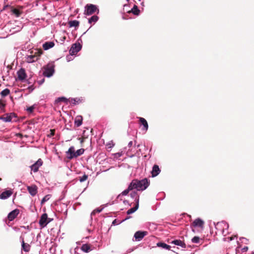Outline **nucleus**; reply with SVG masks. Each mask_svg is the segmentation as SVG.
Segmentation results:
<instances>
[{"instance_id": "f257e3e1", "label": "nucleus", "mask_w": 254, "mask_h": 254, "mask_svg": "<svg viewBox=\"0 0 254 254\" xmlns=\"http://www.w3.org/2000/svg\"><path fill=\"white\" fill-rule=\"evenodd\" d=\"M133 190L138 191H142L147 189L149 183L147 179H143L141 180H133L130 183Z\"/></svg>"}, {"instance_id": "f03ea898", "label": "nucleus", "mask_w": 254, "mask_h": 254, "mask_svg": "<svg viewBox=\"0 0 254 254\" xmlns=\"http://www.w3.org/2000/svg\"><path fill=\"white\" fill-rule=\"evenodd\" d=\"M43 75L47 77H50L55 72V64L54 63H50L47 64L44 67Z\"/></svg>"}, {"instance_id": "7ed1b4c3", "label": "nucleus", "mask_w": 254, "mask_h": 254, "mask_svg": "<svg viewBox=\"0 0 254 254\" xmlns=\"http://www.w3.org/2000/svg\"><path fill=\"white\" fill-rule=\"evenodd\" d=\"M229 227V225L225 221L217 222L215 225V228L218 232H221L223 235H225V229L227 230Z\"/></svg>"}, {"instance_id": "20e7f679", "label": "nucleus", "mask_w": 254, "mask_h": 254, "mask_svg": "<svg viewBox=\"0 0 254 254\" xmlns=\"http://www.w3.org/2000/svg\"><path fill=\"white\" fill-rule=\"evenodd\" d=\"M85 13L88 15L92 14L96 11H97V13L99 12V10L98 9L97 6L96 5L92 4H87L85 6Z\"/></svg>"}, {"instance_id": "39448f33", "label": "nucleus", "mask_w": 254, "mask_h": 254, "mask_svg": "<svg viewBox=\"0 0 254 254\" xmlns=\"http://www.w3.org/2000/svg\"><path fill=\"white\" fill-rule=\"evenodd\" d=\"M79 39L78 40L77 42L72 45L70 50L69 53L71 56L76 54L82 48V45L78 42Z\"/></svg>"}, {"instance_id": "423d86ee", "label": "nucleus", "mask_w": 254, "mask_h": 254, "mask_svg": "<svg viewBox=\"0 0 254 254\" xmlns=\"http://www.w3.org/2000/svg\"><path fill=\"white\" fill-rule=\"evenodd\" d=\"M50 222L51 220L48 218V215L46 213H44L41 215L39 223L41 227H44Z\"/></svg>"}, {"instance_id": "0eeeda50", "label": "nucleus", "mask_w": 254, "mask_h": 254, "mask_svg": "<svg viewBox=\"0 0 254 254\" xmlns=\"http://www.w3.org/2000/svg\"><path fill=\"white\" fill-rule=\"evenodd\" d=\"M16 117L14 113L9 114H5L3 116H0V120H2L4 122H11L13 118Z\"/></svg>"}, {"instance_id": "6e6552de", "label": "nucleus", "mask_w": 254, "mask_h": 254, "mask_svg": "<svg viewBox=\"0 0 254 254\" xmlns=\"http://www.w3.org/2000/svg\"><path fill=\"white\" fill-rule=\"evenodd\" d=\"M75 151L74 146H70L68 150L65 152L67 158L69 160H71L74 158H76Z\"/></svg>"}, {"instance_id": "1a4fd4ad", "label": "nucleus", "mask_w": 254, "mask_h": 254, "mask_svg": "<svg viewBox=\"0 0 254 254\" xmlns=\"http://www.w3.org/2000/svg\"><path fill=\"white\" fill-rule=\"evenodd\" d=\"M147 234L146 231H138L134 235V238L137 241H141Z\"/></svg>"}, {"instance_id": "9d476101", "label": "nucleus", "mask_w": 254, "mask_h": 254, "mask_svg": "<svg viewBox=\"0 0 254 254\" xmlns=\"http://www.w3.org/2000/svg\"><path fill=\"white\" fill-rule=\"evenodd\" d=\"M43 161L41 159H39L34 164L30 166L31 169L34 172H37L40 166L42 165Z\"/></svg>"}, {"instance_id": "9b49d317", "label": "nucleus", "mask_w": 254, "mask_h": 254, "mask_svg": "<svg viewBox=\"0 0 254 254\" xmlns=\"http://www.w3.org/2000/svg\"><path fill=\"white\" fill-rule=\"evenodd\" d=\"M17 75L18 79L21 81L24 80L27 76L25 70L23 68H21L17 71Z\"/></svg>"}, {"instance_id": "f8f14e48", "label": "nucleus", "mask_w": 254, "mask_h": 254, "mask_svg": "<svg viewBox=\"0 0 254 254\" xmlns=\"http://www.w3.org/2000/svg\"><path fill=\"white\" fill-rule=\"evenodd\" d=\"M138 118L139 119L141 125L143 126V127L141 128V130L145 131L146 132L148 129V125L147 122L143 118L138 117Z\"/></svg>"}, {"instance_id": "ddd939ff", "label": "nucleus", "mask_w": 254, "mask_h": 254, "mask_svg": "<svg viewBox=\"0 0 254 254\" xmlns=\"http://www.w3.org/2000/svg\"><path fill=\"white\" fill-rule=\"evenodd\" d=\"M19 213V210L17 209L12 210L8 214L7 218L8 220L9 221H12L17 217Z\"/></svg>"}, {"instance_id": "4468645a", "label": "nucleus", "mask_w": 254, "mask_h": 254, "mask_svg": "<svg viewBox=\"0 0 254 254\" xmlns=\"http://www.w3.org/2000/svg\"><path fill=\"white\" fill-rule=\"evenodd\" d=\"M27 190L29 193L33 196H35L37 193V187L36 185L27 186Z\"/></svg>"}, {"instance_id": "2eb2a0df", "label": "nucleus", "mask_w": 254, "mask_h": 254, "mask_svg": "<svg viewBox=\"0 0 254 254\" xmlns=\"http://www.w3.org/2000/svg\"><path fill=\"white\" fill-rule=\"evenodd\" d=\"M161 170L157 165H154L152 167L151 171V175L153 177H155L158 176L160 173Z\"/></svg>"}, {"instance_id": "dca6fc26", "label": "nucleus", "mask_w": 254, "mask_h": 254, "mask_svg": "<svg viewBox=\"0 0 254 254\" xmlns=\"http://www.w3.org/2000/svg\"><path fill=\"white\" fill-rule=\"evenodd\" d=\"M171 244L175 245L181 247L182 248L185 249L186 248V244L180 240H175L171 242Z\"/></svg>"}, {"instance_id": "f3484780", "label": "nucleus", "mask_w": 254, "mask_h": 254, "mask_svg": "<svg viewBox=\"0 0 254 254\" xmlns=\"http://www.w3.org/2000/svg\"><path fill=\"white\" fill-rule=\"evenodd\" d=\"M204 224V222L200 219H196L192 223V226L193 227H197L202 228Z\"/></svg>"}, {"instance_id": "a211bd4d", "label": "nucleus", "mask_w": 254, "mask_h": 254, "mask_svg": "<svg viewBox=\"0 0 254 254\" xmlns=\"http://www.w3.org/2000/svg\"><path fill=\"white\" fill-rule=\"evenodd\" d=\"M12 194V192L11 190H6L2 192L0 194V199H5L8 197H9Z\"/></svg>"}, {"instance_id": "6ab92c4d", "label": "nucleus", "mask_w": 254, "mask_h": 254, "mask_svg": "<svg viewBox=\"0 0 254 254\" xmlns=\"http://www.w3.org/2000/svg\"><path fill=\"white\" fill-rule=\"evenodd\" d=\"M38 57L36 55H29L26 57V61L27 63H32L38 60Z\"/></svg>"}, {"instance_id": "aec40b11", "label": "nucleus", "mask_w": 254, "mask_h": 254, "mask_svg": "<svg viewBox=\"0 0 254 254\" xmlns=\"http://www.w3.org/2000/svg\"><path fill=\"white\" fill-rule=\"evenodd\" d=\"M128 13H132L135 15H139L140 13V10L136 5H134L131 10L127 11Z\"/></svg>"}, {"instance_id": "412c9836", "label": "nucleus", "mask_w": 254, "mask_h": 254, "mask_svg": "<svg viewBox=\"0 0 254 254\" xmlns=\"http://www.w3.org/2000/svg\"><path fill=\"white\" fill-rule=\"evenodd\" d=\"M55 45L53 42H46L43 45V48L45 50H48L50 48H53Z\"/></svg>"}, {"instance_id": "4be33fe9", "label": "nucleus", "mask_w": 254, "mask_h": 254, "mask_svg": "<svg viewBox=\"0 0 254 254\" xmlns=\"http://www.w3.org/2000/svg\"><path fill=\"white\" fill-rule=\"evenodd\" d=\"M82 117L81 116H77L74 120V125L76 127H80L82 123Z\"/></svg>"}, {"instance_id": "5701e85b", "label": "nucleus", "mask_w": 254, "mask_h": 254, "mask_svg": "<svg viewBox=\"0 0 254 254\" xmlns=\"http://www.w3.org/2000/svg\"><path fill=\"white\" fill-rule=\"evenodd\" d=\"M130 195L131 198L134 199L136 203H137V202L139 203V195H138L136 191L133 190H131Z\"/></svg>"}, {"instance_id": "b1692460", "label": "nucleus", "mask_w": 254, "mask_h": 254, "mask_svg": "<svg viewBox=\"0 0 254 254\" xmlns=\"http://www.w3.org/2000/svg\"><path fill=\"white\" fill-rule=\"evenodd\" d=\"M21 246H22V249L24 251H25L26 252H28L30 251V248H31L30 245L29 244H27V243H24V240H23V239H22V240Z\"/></svg>"}, {"instance_id": "393cba45", "label": "nucleus", "mask_w": 254, "mask_h": 254, "mask_svg": "<svg viewBox=\"0 0 254 254\" xmlns=\"http://www.w3.org/2000/svg\"><path fill=\"white\" fill-rule=\"evenodd\" d=\"M81 250L83 252L88 253L92 250V249L89 244H85L82 245Z\"/></svg>"}, {"instance_id": "a878e982", "label": "nucleus", "mask_w": 254, "mask_h": 254, "mask_svg": "<svg viewBox=\"0 0 254 254\" xmlns=\"http://www.w3.org/2000/svg\"><path fill=\"white\" fill-rule=\"evenodd\" d=\"M82 101H83V99L82 98H76L69 99V102H71V103L74 105L78 104L79 103L82 102Z\"/></svg>"}, {"instance_id": "bb28decb", "label": "nucleus", "mask_w": 254, "mask_h": 254, "mask_svg": "<svg viewBox=\"0 0 254 254\" xmlns=\"http://www.w3.org/2000/svg\"><path fill=\"white\" fill-rule=\"evenodd\" d=\"M133 190L132 187L131 186V184H130L127 188V189L124 190L121 194H119L118 195V197H120L121 195H126L128 193V192L130 191H131Z\"/></svg>"}, {"instance_id": "cd10ccee", "label": "nucleus", "mask_w": 254, "mask_h": 254, "mask_svg": "<svg viewBox=\"0 0 254 254\" xmlns=\"http://www.w3.org/2000/svg\"><path fill=\"white\" fill-rule=\"evenodd\" d=\"M157 246L159 247H161L162 249H166L167 250H170L171 247L164 243L159 242L157 244Z\"/></svg>"}, {"instance_id": "c85d7f7f", "label": "nucleus", "mask_w": 254, "mask_h": 254, "mask_svg": "<svg viewBox=\"0 0 254 254\" xmlns=\"http://www.w3.org/2000/svg\"><path fill=\"white\" fill-rule=\"evenodd\" d=\"M138 206H139V203H138V202H137V203H136L134 207L129 209L127 211V214L129 215V214H131L134 213L135 211H136L138 209Z\"/></svg>"}, {"instance_id": "c756f323", "label": "nucleus", "mask_w": 254, "mask_h": 254, "mask_svg": "<svg viewBox=\"0 0 254 254\" xmlns=\"http://www.w3.org/2000/svg\"><path fill=\"white\" fill-rule=\"evenodd\" d=\"M99 19V17L97 15H93L88 19V23L90 24H95Z\"/></svg>"}, {"instance_id": "7c9ffc66", "label": "nucleus", "mask_w": 254, "mask_h": 254, "mask_svg": "<svg viewBox=\"0 0 254 254\" xmlns=\"http://www.w3.org/2000/svg\"><path fill=\"white\" fill-rule=\"evenodd\" d=\"M69 26V27H77L79 26V22L78 21L74 20H71L69 21L68 22Z\"/></svg>"}, {"instance_id": "2f4dec72", "label": "nucleus", "mask_w": 254, "mask_h": 254, "mask_svg": "<svg viewBox=\"0 0 254 254\" xmlns=\"http://www.w3.org/2000/svg\"><path fill=\"white\" fill-rule=\"evenodd\" d=\"M56 101L57 102H63L64 103L67 104L68 102H69V99H68L66 98L65 97H59L57 99Z\"/></svg>"}, {"instance_id": "473e14b6", "label": "nucleus", "mask_w": 254, "mask_h": 254, "mask_svg": "<svg viewBox=\"0 0 254 254\" xmlns=\"http://www.w3.org/2000/svg\"><path fill=\"white\" fill-rule=\"evenodd\" d=\"M9 93H10V90L6 88V89L3 90L1 92V95L2 97H5L7 95H8L9 94Z\"/></svg>"}, {"instance_id": "72a5a7b5", "label": "nucleus", "mask_w": 254, "mask_h": 254, "mask_svg": "<svg viewBox=\"0 0 254 254\" xmlns=\"http://www.w3.org/2000/svg\"><path fill=\"white\" fill-rule=\"evenodd\" d=\"M84 152V150L83 149H79L75 151L76 158L83 154Z\"/></svg>"}, {"instance_id": "f704fd0d", "label": "nucleus", "mask_w": 254, "mask_h": 254, "mask_svg": "<svg viewBox=\"0 0 254 254\" xmlns=\"http://www.w3.org/2000/svg\"><path fill=\"white\" fill-rule=\"evenodd\" d=\"M88 178V175L86 174H84L81 177H79L78 180L80 182H83L85 181Z\"/></svg>"}, {"instance_id": "c9c22d12", "label": "nucleus", "mask_w": 254, "mask_h": 254, "mask_svg": "<svg viewBox=\"0 0 254 254\" xmlns=\"http://www.w3.org/2000/svg\"><path fill=\"white\" fill-rule=\"evenodd\" d=\"M200 238L198 236H194L193 238L191 239V242L195 244H198L200 242Z\"/></svg>"}, {"instance_id": "e433bc0d", "label": "nucleus", "mask_w": 254, "mask_h": 254, "mask_svg": "<svg viewBox=\"0 0 254 254\" xmlns=\"http://www.w3.org/2000/svg\"><path fill=\"white\" fill-rule=\"evenodd\" d=\"M50 198V195L48 194L45 195L41 200V203L42 204H44L45 202L47 201Z\"/></svg>"}, {"instance_id": "4c0bfd02", "label": "nucleus", "mask_w": 254, "mask_h": 254, "mask_svg": "<svg viewBox=\"0 0 254 254\" xmlns=\"http://www.w3.org/2000/svg\"><path fill=\"white\" fill-rule=\"evenodd\" d=\"M103 210V208H96V209H95L94 211H93L91 214V217L95 215V214L96 213H100V212H101Z\"/></svg>"}, {"instance_id": "58836bf2", "label": "nucleus", "mask_w": 254, "mask_h": 254, "mask_svg": "<svg viewBox=\"0 0 254 254\" xmlns=\"http://www.w3.org/2000/svg\"><path fill=\"white\" fill-rule=\"evenodd\" d=\"M55 134V130L51 129L50 130V133L48 135V137H51L53 136Z\"/></svg>"}, {"instance_id": "ea45409f", "label": "nucleus", "mask_w": 254, "mask_h": 254, "mask_svg": "<svg viewBox=\"0 0 254 254\" xmlns=\"http://www.w3.org/2000/svg\"><path fill=\"white\" fill-rule=\"evenodd\" d=\"M13 13H14L15 14H16L17 15V16H18L19 15V12L18 11V10L16 9H14L13 10Z\"/></svg>"}, {"instance_id": "a19ab883", "label": "nucleus", "mask_w": 254, "mask_h": 254, "mask_svg": "<svg viewBox=\"0 0 254 254\" xmlns=\"http://www.w3.org/2000/svg\"><path fill=\"white\" fill-rule=\"evenodd\" d=\"M34 109V107H33V106H30V107H28V108H27V110L28 111H29V112H31H31H32L33 111Z\"/></svg>"}, {"instance_id": "79ce46f5", "label": "nucleus", "mask_w": 254, "mask_h": 254, "mask_svg": "<svg viewBox=\"0 0 254 254\" xmlns=\"http://www.w3.org/2000/svg\"><path fill=\"white\" fill-rule=\"evenodd\" d=\"M5 104L1 101H0V109H2L4 108Z\"/></svg>"}, {"instance_id": "37998d69", "label": "nucleus", "mask_w": 254, "mask_h": 254, "mask_svg": "<svg viewBox=\"0 0 254 254\" xmlns=\"http://www.w3.org/2000/svg\"><path fill=\"white\" fill-rule=\"evenodd\" d=\"M28 88L30 92H31L34 89L32 85L29 86Z\"/></svg>"}, {"instance_id": "c03bdc74", "label": "nucleus", "mask_w": 254, "mask_h": 254, "mask_svg": "<svg viewBox=\"0 0 254 254\" xmlns=\"http://www.w3.org/2000/svg\"><path fill=\"white\" fill-rule=\"evenodd\" d=\"M133 142L132 141H130L128 142L127 146L130 148L132 145Z\"/></svg>"}, {"instance_id": "a18cd8bd", "label": "nucleus", "mask_w": 254, "mask_h": 254, "mask_svg": "<svg viewBox=\"0 0 254 254\" xmlns=\"http://www.w3.org/2000/svg\"><path fill=\"white\" fill-rule=\"evenodd\" d=\"M248 250V248L247 247H245L242 249L243 252H247Z\"/></svg>"}, {"instance_id": "49530a36", "label": "nucleus", "mask_w": 254, "mask_h": 254, "mask_svg": "<svg viewBox=\"0 0 254 254\" xmlns=\"http://www.w3.org/2000/svg\"><path fill=\"white\" fill-rule=\"evenodd\" d=\"M236 237V236H235L234 237H231L228 238V239H229V241H232L234 239V237Z\"/></svg>"}, {"instance_id": "de8ad7c7", "label": "nucleus", "mask_w": 254, "mask_h": 254, "mask_svg": "<svg viewBox=\"0 0 254 254\" xmlns=\"http://www.w3.org/2000/svg\"><path fill=\"white\" fill-rule=\"evenodd\" d=\"M116 155H118L119 157H120L121 156V154L120 153H118L116 154Z\"/></svg>"}, {"instance_id": "09e8293b", "label": "nucleus", "mask_w": 254, "mask_h": 254, "mask_svg": "<svg viewBox=\"0 0 254 254\" xmlns=\"http://www.w3.org/2000/svg\"><path fill=\"white\" fill-rule=\"evenodd\" d=\"M69 57V56H67V57H66L67 60V61H68V62H69V61H70V60L68 59V57Z\"/></svg>"}, {"instance_id": "8fccbe9b", "label": "nucleus", "mask_w": 254, "mask_h": 254, "mask_svg": "<svg viewBox=\"0 0 254 254\" xmlns=\"http://www.w3.org/2000/svg\"><path fill=\"white\" fill-rule=\"evenodd\" d=\"M124 203L125 204H126V203H128V201H127V200H124Z\"/></svg>"}, {"instance_id": "3c124183", "label": "nucleus", "mask_w": 254, "mask_h": 254, "mask_svg": "<svg viewBox=\"0 0 254 254\" xmlns=\"http://www.w3.org/2000/svg\"><path fill=\"white\" fill-rule=\"evenodd\" d=\"M141 4L143 6L144 5V2L142 1L141 3Z\"/></svg>"}, {"instance_id": "603ef678", "label": "nucleus", "mask_w": 254, "mask_h": 254, "mask_svg": "<svg viewBox=\"0 0 254 254\" xmlns=\"http://www.w3.org/2000/svg\"><path fill=\"white\" fill-rule=\"evenodd\" d=\"M44 81V79H43L41 81V83H40V84H42Z\"/></svg>"}, {"instance_id": "864d4df0", "label": "nucleus", "mask_w": 254, "mask_h": 254, "mask_svg": "<svg viewBox=\"0 0 254 254\" xmlns=\"http://www.w3.org/2000/svg\"><path fill=\"white\" fill-rule=\"evenodd\" d=\"M115 221H116V220H115L113 222V224H115Z\"/></svg>"}, {"instance_id": "5fc2aeb1", "label": "nucleus", "mask_w": 254, "mask_h": 254, "mask_svg": "<svg viewBox=\"0 0 254 254\" xmlns=\"http://www.w3.org/2000/svg\"><path fill=\"white\" fill-rule=\"evenodd\" d=\"M123 18L124 19H126L124 16L123 17Z\"/></svg>"}, {"instance_id": "6e6d98bb", "label": "nucleus", "mask_w": 254, "mask_h": 254, "mask_svg": "<svg viewBox=\"0 0 254 254\" xmlns=\"http://www.w3.org/2000/svg\"><path fill=\"white\" fill-rule=\"evenodd\" d=\"M127 6V5H126V4L124 5V7H126Z\"/></svg>"}, {"instance_id": "4d7b16f0", "label": "nucleus", "mask_w": 254, "mask_h": 254, "mask_svg": "<svg viewBox=\"0 0 254 254\" xmlns=\"http://www.w3.org/2000/svg\"><path fill=\"white\" fill-rule=\"evenodd\" d=\"M137 147H139V145H137Z\"/></svg>"}, {"instance_id": "13d9d810", "label": "nucleus", "mask_w": 254, "mask_h": 254, "mask_svg": "<svg viewBox=\"0 0 254 254\" xmlns=\"http://www.w3.org/2000/svg\"><path fill=\"white\" fill-rule=\"evenodd\" d=\"M129 0H127V1H128Z\"/></svg>"}, {"instance_id": "bf43d9fd", "label": "nucleus", "mask_w": 254, "mask_h": 254, "mask_svg": "<svg viewBox=\"0 0 254 254\" xmlns=\"http://www.w3.org/2000/svg\"><path fill=\"white\" fill-rule=\"evenodd\" d=\"M1 178H0V181H1Z\"/></svg>"}, {"instance_id": "052dcab7", "label": "nucleus", "mask_w": 254, "mask_h": 254, "mask_svg": "<svg viewBox=\"0 0 254 254\" xmlns=\"http://www.w3.org/2000/svg\"><path fill=\"white\" fill-rule=\"evenodd\" d=\"M142 0H139V1H141Z\"/></svg>"}]
</instances>
